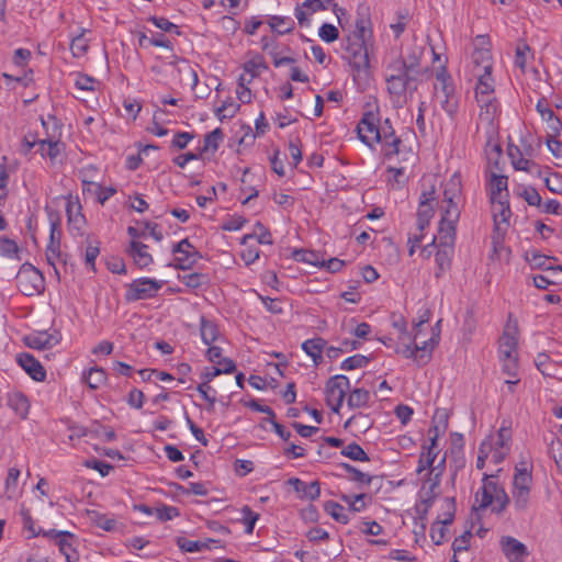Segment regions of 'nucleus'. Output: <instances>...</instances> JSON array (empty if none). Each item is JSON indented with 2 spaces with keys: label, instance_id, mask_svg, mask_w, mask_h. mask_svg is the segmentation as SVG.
<instances>
[{
  "label": "nucleus",
  "instance_id": "obj_1",
  "mask_svg": "<svg viewBox=\"0 0 562 562\" xmlns=\"http://www.w3.org/2000/svg\"><path fill=\"white\" fill-rule=\"evenodd\" d=\"M386 90L395 108H403L426 79L420 75H411L398 63L390 61L385 67Z\"/></svg>",
  "mask_w": 562,
  "mask_h": 562
},
{
  "label": "nucleus",
  "instance_id": "obj_2",
  "mask_svg": "<svg viewBox=\"0 0 562 562\" xmlns=\"http://www.w3.org/2000/svg\"><path fill=\"white\" fill-rule=\"evenodd\" d=\"M510 502L505 488L498 484L496 475H483L482 487L475 493L473 510L482 512L492 507V512L499 515L505 512Z\"/></svg>",
  "mask_w": 562,
  "mask_h": 562
},
{
  "label": "nucleus",
  "instance_id": "obj_3",
  "mask_svg": "<svg viewBox=\"0 0 562 562\" xmlns=\"http://www.w3.org/2000/svg\"><path fill=\"white\" fill-rule=\"evenodd\" d=\"M457 226L439 225L438 235L431 243L423 248V252L428 251L430 246H437L435 261L437 270L435 278L440 279L447 271L451 269L452 258L454 255Z\"/></svg>",
  "mask_w": 562,
  "mask_h": 562
},
{
  "label": "nucleus",
  "instance_id": "obj_4",
  "mask_svg": "<svg viewBox=\"0 0 562 562\" xmlns=\"http://www.w3.org/2000/svg\"><path fill=\"white\" fill-rule=\"evenodd\" d=\"M460 192V178L457 175H453L445 184L440 205L441 218L439 225L457 226L460 218V210L457 202Z\"/></svg>",
  "mask_w": 562,
  "mask_h": 562
},
{
  "label": "nucleus",
  "instance_id": "obj_5",
  "mask_svg": "<svg viewBox=\"0 0 562 562\" xmlns=\"http://www.w3.org/2000/svg\"><path fill=\"white\" fill-rule=\"evenodd\" d=\"M436 179H424L423 190L419 196V203L417 209V229L424 232L429 226L431 218L435 215V202L437 201L436 195Z\"/></svg>",
  "mask_w": 562,
  "mask_h": 562
},
{
  "label": "nucleus",
  "instance_id": "obj_6",
  "mask_svg": "<svg viewBox=\"0 0 562 562\" xmlns=\"http://www.w3.org/2000/svg\"><path fill=\"white\" fill-rule=\"evenodd\" d=\"M15 281L19 291L26 296L40 294L45 289L42 272L30 262H24L20 267L15 276Z\"/></svg>",
  "mask_w": 562,
  "mask_h": 562
},
{
  "label": "nucleus",
  "instance_id": "obj_7",
  "mask_svg": "<svg viewBox=\"0 0 562 562\" xmlns=\"http://www.w3.org/2000/svg\"><path fill=\"white\" fill-rule=\"evenodd\" d=\"M390 124V120L386 119L384 123L380 124V117L378 113L368 111L363 113L362 119L358 123L357 132L360 140L370 148H373L374 144L381 138L384 126Z\"/></svg>",
  "mask_w": 562,
  "mask_h": 562
},
{
  "label": "nucleus",
  "instance_id": "obj_8",
  "mask_svg": "<svg viewBox=\"0 0 562 562\" xmlns=\"http://www.w3.org/2000/svg\"><path fill=\"white\" fill-rule=\"evenodd\" d=\"M425 52V46L412 44L405 49V52L391 61L398 63L401 67H405V69L413 76L420 75L427 78L429 75V67L423 64Z\"/></svg>",
  "mask_w": 562,
  "mask_h": 562
},
{
  "label": "nucleus",
  "instance_id": "obj_9",
  "mask_svg": "<svg viewBox=\"0 0 562 562\" xmlns=\"http://www.w3.org/2000/svg\"><path fill=\"white\" fill-rule=\"evenodd\" d=\"M437 85L435 86L436 94L440 98L441 109L452 117L459 108L458 98L454 93V87L450 76L446 70L437 72Z\"/></svg>",
  "mask_w": 562,
  "mask_h": 562
},
{
  "label": "nucleus",
  "instance_id": "obj_10",
  "mask_svg": "<svg viewBox=\"0 0 562 562\" xmlns=\"http://www.w3.org/2000/svg\"><path fill=\"white\" fill-rule=\"evenodd\" d=\"M349 390L350 381L346 375L338 374L328 379L325 385L326 403L334 413L339 412Z\"/></svg>",
  "mask_w": 562,
  "mask_h": 562
},
{
  "label": "nucleus",
  "instance_id": "obj_11",
  "mask_svg": "<svg viewBox=\"0 0 562 562\" xmlns=\"http://www.w3.org/2000/svg\"><path fill=\"white\" fill-rule=\"evenodd\" d=\"M162 288V282L150 278L136 279L126 285L125 300L136 302L153 299Z\"/></svg>",
  "mask_w": 562,
  "mask_h": 562
},
{
  "label": "nucleus",
  "instance_id": "obj_12",
  "mask_svg": "<svg viewBox=\"0 0 562 562\" xmlns=\"http://www.w3.org/2000/svg\"><path fill=\"white\" fill-rule=\"evenodd\" d=\"M344 57L358 71L369 68V55L364 40L357 36H348L346 40Z\"/></svg>",
  "mask_w": 562,
  "mask_h": 562
},
{
  "label": "nucleus",
  "instance_id": "obj_13",
  "mask_svg": "<svg viewBox=\"0 0 562 562\" xmlns=\"http://www.w3.org/2000/svg\"><path fill=\"white\" fill-rule=\"evenodd\" d=\"M48 122H52L55 126V130L58 128L57 120L55 116L49 115L48 121H45L42 119V125L46 127ZM60 133H56L54 131L53 134H48L43 139L38 140L40 151L42 157H48L50 162L54 164L57 158L61 155V153L65 150V144L60 142L59 139Z\"/></svg>",
  "mask_w": 562,
  "mask_h": 562
},
{
  "label": "nucleus",
  "instance_id": "obj_14",
  "mask_svg": "<svg viewBox=\"0 0 562 562\" xmlns=\"http://www.w3.org/2000/svg\"><path fill=\"white\" fill-rule=\"evenodd\" d=\"M473 46L474 50L472 53V72L492 71L493 59L487 36L477 35L473 41Z\"/></svg>",
  "mask_w": 562,
  "mask_h": 562
},
{
  "label": "nucleus",
  "instance_id": "obj_15",
  "mask_svg": "<svg viewBox=\"0 0 562 562\" xmlns=\"http://www.w3.org/2000/svg\"><path fill=\"white\" fill-rule=\"evenodd\" d=\"M492 202V212L494 221V236L493 240L496 243L502 239L509 227V218L512 211L507 200L498 199V201Z\"/></svg>",
  "mask_w": 562,
  "mask_h": 562
},
{
  "label": "nucleus",
  "instance_id": "obj_16",
  "mask_svg": "<svg viewBox=\"0 0 562 562\" xmlns=\"http://www.w3.org/2000/svg\"><path fill=\"white\" fill-rule=\"evenodd\" d=\"M172 254H178L175 258V267L180 270L191 269L199 259L202 258L201 254L194 248L188 238L180 240L173 245Z\"/></svg>",
  "mask_w": 562,
  "mask_h": 562
},
{
  "label": "nucleus",
  "instance_id": "obj_17",
  "mask_svg": "<svg viewBox=\"0 0 562 562\" xmlns=\"http://www.w3.org/2000/svg\"><path fill=\"white\" fill-rule=\"evenodd\" d=\"M438 342L439 334L434 333L429 341H424L423 346H418L414 342L413 345H404L402 349H397L396 351L407 359L413 358L419 366H424L430 360V352L428 355L425 353L428 346L430 345L431 350L436 345H438Z\"/></svg>",
  "mask_w": 562,
  "mask_h": 562
},
{
  "label": "nucleus",
  "instance_id": "obj_18",
  "mask_svg": "<svg viewBox=\"0 0 562 562\" xmlns=\"http://www.w3.org/2000/svg\"><path fill=\"white\" fill-rule=\"evenodd\" d=\"M499 547L508 562H525L529 555L527 547L512 536L501 537Z\"/></svg>",
  "mask_w": 562,
  "mask_h": 562
},
{
  "label": "nucleus",
  "instance_id": "obj_19",
  "mask_svg": "<svg viewBox=\"0 0 562 562\" xmlns=\"http://www.w3.org/2000/svg\"><path fill=\"white\" fill-rule=\"evenodd\" d=\"M334 4V0H305L301 5L295 8V18L300 25H308V16L317 11L327 10Z\"/></svg>",
  "mask_w": 562,
  "mask_h": 562
},
{
  "label": "nucleus",
  "instance_id": "obj_20",
  "mask_svg": "<svg viewBox=\"0 0 562 562\" xmlns=\"http://www.w3.org/2000/svg\"><path fill=\"white\" fill-rule=\"evenodd\" d=\"M532 486V464L526 459H521L515 467L513 477L514 491H531Z\"/></svg>",
  "mask_w": 562,
  "mask_h": 562
},
{
  "label": "nucleus",
  "instance_id": "obj_21",
  "mask_svg": "<svg viewBox=\"0 0 562 562\" xmlns=\"http://www.w3.org/2000/svg\"><path fill=\"white\" fill-rule=\"evenodd\" d=\"M510 429L501 427L497 431L496 439L493 438V462L502 463L510 451Z\"/></svg>",
  "mask_w": 562,
  "mask_h": 562
},
{
  "label": "nucleus",
  "instance_id": "obj_22",
  "mask_svg": "<svg viewBox=\"0 0 562 562\" xmlns=\"http://www.w3.org/2000/svg\"><path fill=\"white\" fill-rule=\"evenodd\" d=\"M376 144H381V151L384 158L391 159L393 156L398 154V147L402 144V140L395 135V131L392 125L389 124L387 126H384V132H382L381 138Z\"/></svg>",
  "mask_w": 562,
  "mask_h": 562
},
{
  "label": "nucleus",
  "instance_id": "obj_23",
  "mask_svg": "<svg viewBox=\"0 0 562 562\" xmlns=\"http://www.w3.org/2000/svg\"><path fill=\"white\" fill-rule=\"evenodd\" d=\"M126 254L140 269L148 267L154 261L153 256L148 252V246L138 240H131Z\"/></svg>",
  "mask_w": 562,
  "mask_h": 562
},
{
  "label": "nucleus",
  "instance_id": "obj_24",
  "mask_svg": "<svg viewBox=\"0 0 562 562\" xmlns=\"http://www.w3.org/2000/svg\"><path fill=\"white\" fill-rule=\"evenodd\" d=\"M16 361L33 380L38 382L45 380L46 371L32 355L22 352L16 357Z\"/></svg>",
  "mask_w": 562,
  "mask_h": 562
},
{
  "label": "nucleus",
  "instance_id": "obj_25",
  "mask_svg": "<svg viewBox=\"0 0 562 562\" xmlns=\"http://www.w3.org/2000/svg\"><path fill=\"white\" fill-rule=\"evenodd\" d=\"M25 344L33 349H49L56 346L60 340L58 333L49 334L47 331H38L25 337Z\"/></svg>",
  "mask_w": 562,
  "mask_h": 562
},
{
  "label": "nucleus",
  "instance_id": "obj_26",
  "mask_svg": "<svg viewBox=\"0 0 562 562\" xmlns=\"http://www.w3.org/2000/svg\"><path fill=\"white\" fill-rule=\"evenodd\" d=\"M56 546L61 554L65 555L67 562H78L79 552L75 548L76 537L69 531H59Z\"/></svg>",
  "mask_w": 562,
  "mask_h": 562
},
{
  "label": "nucleus",
  "instance_id": "obj_27",
  "mask_svg": "<svg viewBox=\"0 0 562 562\" xmlns=\"http://www.w3.org/2000/svg\"><path fill=\"white\" fill-rule=\"evenodd\" d=\"M289 484L293 486L301 498L315 501L321 495V485L318 481L306 483L297 477H292L289 480Z\"/></svg>",
  "mask_w": 562,
  "mask_h": 562
},
{
  "label": "nucleus",
  "instance_id": "obj_28",
  "mask_svg": "<svg viewBox=\"0 0 562 562\" xmlns=\"http://www.w3.org/2000/svg\"><path fill=\"white\" fill-rule=\"evenodd\" d=\"M475 99L481 109L480 120L491 124L497 112V102L494 94H475Z\"/></svg>",
  "mask_w": 562,
  "mask_h": 562
},
{
  "label": "nucleus",
  "instance_id": "obj_29",
  "mask_svg": "<svg viewBox=\"0 0 562 562\" xmlns=\"http://www.w3.org/2000/svg\"><path fill=\"white\" fill-rule=\"evenodd\" d=\"M536 109L540 114L541 119L547 122L550 132L553 134H559L562 128V123L560 119L555 115L553 110L549 106L546 98H541L538 101Z\"/></svg>",
  "mask_w": 562,
  "mask_h": 562
},
{
  "label": "nucleus",
  "instance_id": "obj_30",
  "mask_svg": "<svg viewBox=\"0 0 562 562\" xmlns=\"http://www.w3.org/2000/svg\"><path fill=\"white\" fill-rule=\"evenodd\" d=\"M7 405L18 415L24 419L27 417L30 411V402L27 397L18 391L10 392L7 395Z\"/></svg>",
  "mask_w": 562,
  "mask_h": 562
},
{
  "label": "nucleus",
  "instance_id": "obj_31",
  "mask_svg": "<svg viewBox=\"0 0 562 562\" xmlns=\"http://www.w3.org/2000/svg\"><path fill=\"white\" fill-rule=\"evenodd\" d=\"M327 341L322 337L307 339L302 344L304 352L313 359L315 366L323 362V351L326 348Z\"/></svg>",
  "mask_w": 562,
  "mask_h": 562
},
{
  "label": "nucleus",
  "instance_id": "obj_32",
  "mask_svg": "<svg viewBox=\"0 0 562 562\" xmlns=\"http://www.w3.org/2000/svg\"><path fill=\"white\" fill-rule=\"evenodd\" d=\"M66 214L70 228L77 229L79 232L85 224V217L81 214L80 203L78 201L68 199L66 204Z\"/></svg>",
  "mask_w": 562,
  "mask_h": 562
},
{
  "label": "nucleus",
  "instance_id": "obj_33",
  "mask_svg": "<svg viewBox=\"0 0 562 562\" xmlns=\"http://www.w3.org/2000/svg\"><path fill=\"white\" fill-rule=\"evenodd\" d=\"M517 337L514 334L505 331L499 338V359L518 357Z\"/></svg>",
  "mask_w": 562,
  "mask_h": 562
},
{
  "label": "nucleus",
  "instance_id": "obj_34",
  "mask_svg": "<svg viewBox=\"0 0 562 562\" xmlns=\"http://www.w3.org/2000/svg\"><path fill=\"white\" fill-rule=\"evenodd\" d=\"M223 131L217 127L204 136L203 146L198 150L203 158L205 154L212 151L213 154L218 149L221 142L223 140Z\"/></svg>",
  "mask_w": 562,
  "mask_h": 562
},
{
  "label": "nucleus",
  "instance_id": "obj_35",
  "mask_svg": "<svg viewBox=\"0 0 562 562\" xmlns=\"http://www.w3.org/2000/svg\"><path fill=\"white\" fill-rule=\"evenodd\" d=\"M200 334L203 342L207 346L216 341L220 337V330L217 325L213 321L207 319L204 316H201L200 319Z\"/></svg>",
  "mask_w": 562,
  "mask_h": 562
},
{
  "label": "nucleus",
  "instance_id": "obj_36",
  "mask_svg": "<svg viewBox=\"0 0 562 562\" xmlns=\"http://www.w3.org/2000/svg\"><path fill=\"white\" fill-rule=\"evenodd\" d=\"M177 71L180 77L181 85L189 86L194 90L199 82L195 69L189 63L183 60L182 64L177 67Z\"/></svg>",
  "mask_w": 562,
  "mask_h": 562
},
{
  "label": "nucleus",
  "instance_id": "obj_37",
  "mask_svg": "<svg viewBox=\"0 0 562 562\" xmlns=\"http://www.w3.org/2000/svg\"><path fill=\"white\" fill-rule=\"evenodd\" d=\"M473 76L477 78L475 94H494L492 71H475Z\"/></svg>",
  "mask_w": 562,
  "mask_h": 562
},
{
  "label": "nucleus",
  "instance_id": "obj_38",
  "mask_svg": "<svg viewBox=\"0 0 562 562\" xmlns=\"http://www.w3.org/2000/svg\"><path fill=\"white\" fill-rule=\"evenodd\" d=\"M371 395L370 392L362 387H356L353 389L348 398H347V405L349 408H362L367 407L369 405Z\"/></svg>",
  "mask_w": 562,
  "mask_h": 562
},
{
  "label": "nucleus",
  "instance_id": "obj_39",
  "mask_svg": "<svg viewBox=\"0 0 562 562\" xmlns=\"http://www.w3.org/2000/svg\"><path fill=\"white\" fill-rule=\"evenodd\" d=\"M83 379L91 390H98L105 383L106 372L100 367H94L83 373Z\"/></svg>",
  "mask_w": 562,
  "mask_h": 562
},
{
  "label": "nucleus",
  "instance_id": "obj_40",
  "mask_svg": "<svg viewBox=\"0 0 562 562\" xmlns=\"http://www.w3.org/2000/svg\"><path fill=\"white\" fill-rule=\"evenodd\" d=\"M294 257L297 261L310 263L315 267L325 266V258L318 251L300 249L294 252Z\"/></svg>",
  "mask_w": 562,
  "mask_h": 562
},
{
  "label": "nucleus",
  "instance_id": "obj_41",
  "mask_svg": "<svg viewBox=\"0 0 562 562\" xmlns=\"http://www.w3.org/2000/svg\"><path fill=\"white\" fill-rule=\"evenodd\" d=\"M514 509L518 514H525L531 503V491H514L512 490Z\"/></svg>",
  "mask_w": 562,
  "mask_h": 562
},
{
  "label": "nucleus",
  "instance_id": "obj_42",
  "mask_svg": "<svg viewBox=\"0 0 562 562\" xmlns=\"http://www.w3.org/2000/svg\"><path fill=\"white\" fill-rule=\"evenodd\" d=\"M218 541L210 539L207 542L205 541H193L180 537L177 539V544L179 548L186 552H201L205 549H210V543H217Z\"/></svg>",
  "mask_w": 562,
  "mask_h": 562
},
{
  "label": "nucleus",
  "instance_id": "obj_43",
  "mask_svg": "<svg viewBox=\"0 0 562 562\" xmlns=\"http://www.w3.org/2000/svg\"><path fill=\"white\" fill-rule=\"evenodd\" d=\"M324 509L337 522L347 525L350 521V518H349L348 514L346 513L345 507L336 502H333V501L326 502L324 505Z\"/></svg>",
  "mask_w": 562,
  "mask_h": 562
},
{
  "label": "nucleus",
  "instance_id": "obj_44",
  "mask_svg": "<svg viewBox=\"0 0 562 562\" xmlns=\"http://www.w3.org/2000/svg\"><path fill=\"white\" fill-rule=\"evenodd\" d=\"M270 27L279 34H286L294 30V21L289 16L273 15L268 21Z\"/></svg>",
  "mask_w": 562,
  "mask_h": 562
},
{
  "label": "nucleus",
  "instance_id": "obj_45",
  "mask_svg": "<svg viewBox=\"0 0 562 562\" xmlns=\"http://www.w3.org/2000/svg\"><path fill=\"white\" fill-rule=\"evenodd\" d=\"M340 454L353 461H370L368 453L357 442H351L344 447Z\"/></svg>",
  "mask_w": 562,
  "mask_h": 562
},
{
  "label": "nucleus",
  "instance_id": "obj_46",
  "mask_svg": "<svg viewBox=\"0 0 562 562\" xmlns=\"http://www.w3.org/2000/svg\"><path fill=\"white\" fill-rule=\"evenodd\" d=\"M255 226L260 231L259 234L257 235L256 233H254L245 235L241 238L240 244L247 245L250 239L256 238L259 244L271 245L273 243L271 233L260 222H257Z\"/></svg>",
  "mask_w": 562,
  "mask_h": 562
},
{
  "label": "nucleus",
  "instance_id": "obj_47",
  "mask_svg": "<svg viewBox=\"0 0 562 562\" xmlns=\"http://www.w3.org/2000/svg\"><path fill=\"white\" fill-rule=\"evenodd\" d=\"M268 68L261 56H257L244 64V71L249 75L248 83L252 81L254 78L258 77L261 70H266Z\"/></svg>",
  "mask_w": 562,
  "mask_h": 562
},
{
  "label": "nucleus",
  "instance_id": "obj_48",
  "mask_svg": "<svg viewBox=\"0 0 562 562\" xmlns=\"http://www.w3.org/2000/svg\"><path fill=\"white\" fill-rule=\"evenodd\" d=\"M529 56H532L530 46L522 40L518 41L515 50V66L525 71Z\"/></svg>",
  "mask_w": 562,
  "mask_h": 562
},
{
  "label": "nucleus",
  "instance_id": "obj_49",
  "mask_svg": "<svg viewBox=\"0 0 562 562\" xmlns=\"http://www.w3.org/2000/svg\"><path fill=\"white\" fill-rule=\"evenodd\" d=\"M491 201L502 199V192L507 191V177L492 175L491 182Z\"/></svg>",
  "mask_w": 562,
  "mask_h": 562
},
{
  "label": "nucleus",
  "instance_id": "obj_50",
  "mask_svg": "<svg viewBox=\"0 0 562 562\" xmlns=\"http://www.w3.org/2000/svg\"><path fill=\"white\" fill-rule=\"evenodd\" d=\"M0 256L20 260V247L8 237H0Z\"/></svg>",
  "mask_w": 562,
  "mask_h": 562
},
{
  "label": "nucleus",
  "instance_id": "obj_51",
  "mask_svg": "<svg viewBox=\"0 0 562 562\" xmlns=\"http://www.w3.org/2000/svg\"><path fill=\"white\" fill-rule=\"evenodd\" d=\"M339 467L349 474L350 480L353 482L369 485L373 480L372 475L361 472L349 463H340Z\"/></svg>",
  "mask_w": 562,
  "mask_h": 562
},
{
  "label": "nucleus",
  "instance_id": "obj_52",
  "mask_svg": "<svg viewBox=\"0 0 562 562\" xmlns=\"http://www.w3.org/2000/svg\"><path fill=\"white\" fill-rule=\"evenodd\" d=\"M180 281L190 289H199L209 282V278L204 273L192 272L179 277Z\"/></svg>",
  "mask_w": 562,
  "mask_h": 562
},
{
  "label": "nucleus",
  "instance_id": "obj_53",
  "mask_svg": "<svg viewBox=\"0 0 562 562\" xmlns=\"http://www.w3.org/2000/svg\"><path fill=\"white\" fill-rule=\"evenodd\" d=\"M20 477V470L10 468L5 479V494L8 498H14L18 494V481Z\"/></svg>",
  "mask_w": 562,
  "mask_h": 562
},
{
  "label": "nucleus",
  "instance_id": "obj_54",
  "mask_svg": "<svg viewBox=\"0 0 562 562\" xmlns=\"http://www.w3.org/2000/svg\"><path fill=\"white\" fill-rule=\"evenodd\" d=\"M60 255H61L60 254V240H59V237H57L56 241L48 243L46 252H45V257H46L47 263L54 268L55 276L57 277L58 280L60 277H59V271L56 268L55 261L57 258L60 257Z\"/></svg>",
  "mask_w": 562,
  "mask_h": 562
},
{
  "label": "nucleus",
  "instance_id": "obj_55",
  "mask_svg": "<svg viewBox=\"0 0 562 562\" xmlns=\"http://www.w3.org/2000/svg\"><path fill=\"white\" fill-rule=\"evenodd\" d=\"M370 19L362 15L357 19L355 30L349 36H357L359 40H364L367 42V37L371 36L370 30Z\"/></svg>",
  "mask_w": 562,
  "mask_h": 562
},
{
  "label": "nucleus",
  "instance_id": "obj_56",
  "mask_svg": "<svg viewBox=\"0 0 562 562\" xmlns=\"http://www.w3.org/2000/svg\"><path fill=\"white\" fill-rule=\"evenodd\" d=\"M364 493L357 495H341V499L349 506V510L352 513H360L366 508Z\"/></svg>",
  "mask_w": 562,
  "mask_h": 562
},
{
  "label": "nucleus",
  "instance_id": "obj_57",
  "mask_svg": "<svg viewBox=\"0 0 562 562\" xmlns=\"http://www.w3.org/2000/svg\"><path fill=\"white\" fill-rule=\"evenodd\" d=\"M445 513L442 517L439 516L436 522H440L442 526L449 525L453 521L456 513V501L453 497H446L443 499Z\"/></svg>",
  "mask_w": 562,
  "mask_h": 562
},
{
  "label": "nucleus",
  "instance_id": "obj_58",
  "mask_svg": "<svg viewBox=\"0 0 562 562\" xmlns=\"http://www.w3.org/2000/svg\"><path fill=\"white\" fill-rule=\"evenodd\" d=\"M241 521L245 525L246 533L250 535L254 532L255 525L257 520L259 519V514L255 513L249 506L245 505L241 508Z\"/></svg>",
  "mask_w": 562,
  "mask_h": 562
},
{
  "label": "nucleus",
  "instance_id": "obj_59",
  "mask_svg": "<svg viewBox=\"0 0 562 562\" xmlns=\"http://www.w3.org/2000/svg\"><path fill=\"white\" fill-rule=\"evenodd\" d=\"M239 108V104H236L232 98H228L216 109L215 114L220 120L233 117L238 112Z\"/></svg>",
  "mask_w": 562,
  "mask_h": 562
},
{
  "label": "nucleus",
  "instance_id": "obj_60",
  "mask_svg": "<svg viewBox=\"0 0 562 562\" xmlns=\"http://www.w3.org/2000/svg\"><path fill=\"white\" fill-rule=\"evenodd\" d=\"M525 257L526 260L535 268L544 270L553 269L552 267L547 266V261L550 259V257L544 256L537 250L527 251Z\"/></svg>",
  "mask_w": 562,
  "mask_h": 562
},
{
  "label": "nucleus",
  "instance_id": "obj_61",
  "mask_svg": "<svg viewBox=\"0 0 562 562\" xmlns=\"http://www.w3.org/2000/svg\"><path fill=\"white\" fill-rule=\"evenodd\" d=\"M369 361H370V359L366 356L355 355V356H351V357L345 359L341 362L340 368L342 370H347V371L360 369V368H364L369 363Z\"/></svg>",
  "mask_w": 562,
  "mask_h": 562
},
{
  "label": "nucleus",
  "instance_id": "obj_62",
  "mask_svg": "<svg viewBox=\"0 0 562 562\" xmlns=\"http://www.w3.org/2000/svg\"><path fill=\"white\" fill-rule=\"evenodd\" d=\"M93 521L95 526L99 528L105 530V531H113L117 527L116 519L109 517L108 515L100 514V513H93Z\"/></svg>",
  "mask_w": 562,
  "mask_h": 562
},
{
  "label": "nucleus",
  "instance_id": "obj_63",
  "mask_svg": "<svg viewBox=\"0 0 562 562\" xmlns=\"http://www.w3.org/2000/svg\"><path fill=\"white\" fill-rule=\"evenodd\" d=\"M100 255V247L99 243H95V245L88 244L85 252V262L86 266L93 272H97L95 269V259Z\"/></svg>",
  "mask_w": 562,
  "mask_h": 562
},
{
  "label": "nucleus",
  "instance_id": "obj_64",
  "mask_svg": "<svg viewBox=\"0 0 562 562\" xmlns=\"http://www.w3.org/2000/svg\"><path fill=\"white\" fill-rule=\"evenodd\" d=\"M155 515L160 521L171 520L180 515V512L175 506L162 505L155 508Z\"/></svg>",
  "mask_w": 562,
  "mask_h": 562
}]
</instances>
